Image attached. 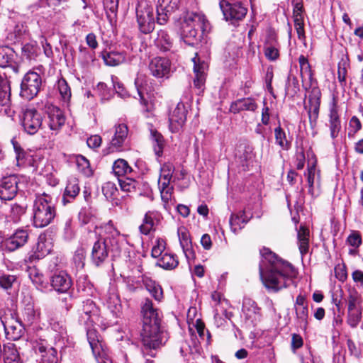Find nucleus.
Listing matches in <instances>:
<instances>
[{
    "mask_svg": "<svg viewBox=\"0 0 363 363\" xmlns=\"http://www.w3.org/2000/svg\"><path fill=\"white\" fill-rule=\"evenodd\" d=\"M187 111L182 102L177 104L176 107L170 112L169 116V128L172 133L179 132L186 120Z\"/></svg>",
    "mask_w": 363,
    "mask_h": 363,
    "instance_id": "obj_14",
    "label": "nucleus"
},
{
    "mask_svg": "<svg viewBox=\"0 0 363 363\" xmlns=\"http://www.w3.org/2000/svg\"><path fill=\"white\" fill-rule=\"evenodd\" d=\"M38 313L35 310L31 303H28L23 311V318L28 324H32L38 318Z\"/></svg>",
    "mask_w": 363,
    "mask_h": 363,
    "instance_id": "obj_55",
    "label": "nucleus"
},
{
    "mask_svg": "<svg viewBox=\"0 0 363 363\" xmlns=\"http://www.w3.org/2000/svg\"><path fill=\"white\" fill-rule=\"evenodd\" d=\"M85 254L82 249L77 250L73 257L74 266L78 272L82 271L84 267Z\"/></svg>",
    "mask_w": 363,
    "mask_h": 363,
    "instance_id": "obj_64",
    "label": "nucleus"
},
{
    "mask_svg": "<svg viewBox=\"0 0 363 363\" xmlns=\"http://www.w3.org/2000/svg\"><path fill=\"white\" fill-rule=\"evenodd\" d=\"M103 59L106 65L108 66H117L125 61V57L123 52H110L103 55Z\"/></svg>",
    "mask_w": 363,
    "mask_h": 363,
    "instance_id": "obj_47",
    "label": "nucleus"
},
{
    "mask_svg": "<svg viewBox=\"0 0 363 363\" xmlns=\"http://www.w3.org/2000/svg\"><path fill=\"white\" fill-rule=\"evenodd\" d=\"M75 160L79 172L86 177H89L92 174V170L90 167L89 162L85 157L82 155H77Z\"/></svg>",
    "mask_w": 363,
    "mask_h": 363,
    "instance_id": "obj_52",
    "label": "nucleus"
},
{
    "mask_svg": "<svg viewBox=\"0 0 363 363\" xmlns=\"http://www.w3.org/2000/svg\"><path fill=\"white\" fill-rule=\"evenodd\" d=\"M191 328L192 329H196L199 337L203 341H205L207 345L210 344L211 337V334L209 331L206 329L204 323L200 318H197L195 320V323H193ZM192 332L193 330L190 333H192Z\"/></svg>",
    "mask_w": 363,
    "mask_h": 363,
    "instance_id": "obj_48",
    "label": "nucleus"
},
{
    "mask_svg": "<svg viewBox=\"0 0 363 363\" xmlns=\"http://www.w3.org/2000/svg\"><path fill=\"white\" fill-rule=\"evenodd\" d=\"M24 213L25 209L22 206L17 204L12 206L9 213L6 214L5 225L9 228L11 224L17 223Z\"/></svg>",
    "mask_w": 363,
    "mask_h": 363,
    "instance_id": "obj_38",
    "label": "nucleus"
},
{
    "mask_svg": "<svg viewBox=\"0 0 363 363\" xmlns=\"http://www.w3.org/2000/svg\"><path fill=\"white\" fill-rule=\"evenodd\" d=\"M142 281L145 289L150 292L154 298L159 301H161L163 298V292L161 286L154 280L147 277H143Z\"/></svg>",
    "mask_w": 363,
    "mask_h": 363,
    "instance_id": "obj_37",
    "label": "nucleus"
},
{
    "mask_svg": "<svg viewBox=\"0 0 363 363\" xmlns=\"http://www.w3.org/2000/svg\"><path fill=\"white\" fill-rule=\"evenodd\" d=\"M86 326L87 340L91 348L92 353L97 360L103 359L106 354L97 331L94 328H90L91 325Z\"/></svg>",
    "mask_w": 363,
    "mask_h": 363,
    "instance_id": "obj_22",
    "label": "nucleus"
},
{
    "mask_svg": "<svg viewBox=\"0 0 363 363\" xmlns=\"http://www.w3.org/2000/svg\"><path fill=\"white\" fill-rule=\"evenodd\" d=\"M109 247L104 238L96 240L92 247L91 259L96 266L103 263L108 255Z\"/></svg>",
    "mask_w": 363,
    "mask_h": 363,
    "instance_id": "obj_26",
    "label": "nucleus"
},
{
    "mask_svg": "<svg viewBox=\"0 0 363 363\" xmlns=\"http://www.w3.org/2000/svg\"><path fill=\"white\" fill-rule=\"evenodd\" d=\"M99 320V309L92 300L87 299L83 302L80 321L86 325L97 324Z\"/></svg>",
    "mask_w": 363,
    "mask_h": 363,
    "instance_id": "obj_18",
    "label": "nucleus"
},
{
    "mask_svg": "<svg viewBox=\"0 0 363 363\" xmlns=\"http://www.w3.org/2000/svg\"><path fill=\"white\" fill-rule=\"evenodd\" d=\"M55 198L48 194H36L33 202V225L36 228L48 225L56 216Z\"/></svg>",
    "mask_w": 363,
    "mask_h": 363,
    "instance_id": "obj_2",
    "label": "nucleus"
},
{
    "mask_svg": "<svg viewBox=\"0 0 363 363\" xmlns=\"http://www.w3.org/2000/svg\"><path fill=\"white\" fill-rule=\"evenodd\" d=\"M182 29L184 36L195 38L197 35V29H200L203 33L208 32L211 26L203 13L188 12L184 16Z\"/></svg>",
    "mask_w": 363,
    "mask_h": 363,
    "instance_id": "obj_5",
    "label": "nucleus"
},
{
    "mask_svg": "<svg viewBox=\"0 0 363 363\" xmlns=\"http://www.w3.org/2000/svg\"><path fill=\"white\" fill-rule=\"evenodd\" d=\"M136 18L140 30L147 34L155 28V17L153 6L146 1H141L136 7Z\"/></svg>",
    "mask_w": 363,
    "mask_h": 363,
    "instance_id": "obj_6",
    "label": "nucleus"
},
{
    "mask_svg": "<svg viewBox=\"0 0 363 363\" xmlns=\"http://www.w3.org/2000/svg\"><path fill=\"white\" fill-rule=\"evenodd\" d=\"M11 15L12 16H9V28H8L11 33H9L7 38L11 40H13L23 35L27 30V28L24 23L19 20L20 16L18 14L12 11Z\"/></svg>",
    "mask_w": 363,
    "mask_h": 363,
    "instance_id": "obj_28",
    "label": "nucleus"
},
{
    "mask_svg": "<svg viewBox=\"0 0 363 363\" xmlns=\"http://www.w3.org/2000/svg\"><path fill=\"white\" fill-rule=\"evenodd\" d=\"M174 166L172 162H165L160 167V174L158 180L159 189L162 201L168 204L172 201L173 195V186L172 182L179 179L177 172L174 173Z\"/></svg>",
    "mask_w": 363,
    "mask_h": 363,
    "instance_id": "obj_4",
    "label": "nucleus"
},
{
    "mask_svg": "<svg viewBox=\"0 0 363 363\" xmlns=\"http://www.w3.org/2000/svg\"><path fill=\"white\" fill-rule=\"evenodd\" d=\"M166 242L163 239L158 238L155 245L152 247L151 255L155 258H160L164 253Z\"/></svg>",
    "mask_w": 363,
    "mask_h": 363,
    "instance_id": "obj_63",
    "label": "nucleus"
},
{
    "mask_svg": "<svg viewBox=\"0 0 363 363\" xmlns=\"http://www.w3.org/2000/svg\"><path fill=\"white\" fill-rule=\"evenodd\" d=\"M321 93L318 87H313L308 95V104L305 105L311 126H315L319 116Z\"/></svg>",
    "mask_w": 363,
    "mask_h": 363,
    "instance_id": "obj_13",
    "label": "nucleus"
},
{
    "mask_svg": "<svg viewBox=\"0 0 363 363\" xmlns=\"http://www.w3.org/2000/svg\"><path fill=\"white\" fill-rule=\"evenodd\" d=\"M260 253L262 259L259 275L268 291L278 292L294 283L297 272L289 262L279 258L269 248L264 247Z\"/></svg>",
    "mask_w": 363,
    "mask_h": 363,
    "instance_id": "obj_1",
    "label": "nucleus"
},
{
    "mask_svg": "<svg viewBox=\"0 0 363 363\" xmlns=\"http://www.w3.org/2000/svg\"><path fill=\"white\" fill-rule=\"evenodd\" d=\"M128 135V128L126 124L121 123L114 126V134L110 143L111 151L121 150L125 144Z\"/></svg>",
    "mask_w": 363,
    "mask_h": 363,
    "instance_id": "obj_19",
    "label": "nucleus"
},
{
    "mask_svg": "<svg viewBox=\"0 0 363 363\" xmlns=\"http://www.w3.org/2000/svg\"><path fill=\"white\" fill-rule=\"evenodd\" d=\"M4 363H18L19 354L13 343H8L4 345Z\"/></svg>",
    "mask_w": 363,
    "mask_h": 363,
    "instance_id": "obj_45",
    "label": "nucleus"
},
{
    "mask_svg": "<svg viewBox=\"0 0 363 363\" xmlns=\"http://www.w3.org/2000/svg\"><path fill=\"white\" fill-rule=\"evenodd\" d=\"M18 281L17 276L14 274H6L4 272L1 273V288L5 289H11V291L9 293L11 296L7 302L6 307L9 313V315L13 318L16 315L17 310V291L18 288Z\"/></svg>",
    "mask_w": 363,
    "mask_h": 363,
    "instance_id": "obj_8",
    "label": "nucleus"
},
{
    "mask_svg": "<svg viewBox=\"0 0 363 363\" xmlns=\"http://www.w3.org/2000/svg\"><path fill=\"white\" fill-rule=\"evenodd\" d=\"M79 60L84 67H89L95 60V52L80 46Z\"/></svg>",
    "mask_w": 363,
    "mask_h": 363,
    "instance_id": "obj_49",
    "label": "nucleus"
},
{
    "mask_svg": "<svg viewBox=\"0 0 363 363\" xmlns=\"http://www.w3.org/2000/svg\"><path fill=\"white\" fill-rule=\"evenodd\" d=\"M48 323L51 329L57 333L56 338L65 337L67 331L62 320H60L55 314H50L48 316Z\"/></svg>",
    "mask_w": 363,
    "mask_h": 363,
    "instance_id": "obj_40",
    "label": "nucleus"
},
{
    "mask_svg": "<svg viewBox=\"0 0 363 363\" xmlns=\"http://www.w3.org/2000/svg\"><path fill=\"white\" fill-rule=\"evenodd\" d=\"M135 85L138 91V94L140 96V104L145 107V111L147 112H151L152 111V104H149L144 97L143 89L141 87V80L140 79V78L138 77L135 79Z\"/></svg>",
    "mask_w": 363,
    "mask_h": 363,
    "instance_id": "obj_62",
    "label": "nucleus"
},
{
    "mask_svg": "<svg viewBox=\"0 0 363 363\" xmlns=\"http://www.w3.org/2000/svg\"><path fill=\"white\" fill-rule=\"evenodd\" d=\"M104 240L108 243L109 250L116 253H119L126 242L125 236L124 235H121L120 233H118V235L107 237L105 238Z\"/></svg>",
    "mask_w": 363,
    "mask_h": 363,
    "instance_id": "obj_42",
    "label": "nucleus"
},
{
    "mask_svg": "<svg viewBox=\"0 0 363 363\" xmlns=\"http://www.w3.org/2000/svg\"><path fill=\"white\" fill-rule=\"evenodd\" d=\"M143 326L161 325L162 313L155 307L152 301L146 298L141 305Z\"/></svg>",
    "mask_w": 363,
    "mask_h": 363,
    "instance_id": "obj_11",
    "label": "nucleus"
},
{
    "mask_svg": "<svg viewBox=\"0 0 363 363\" xmlns=\"http://www.w3.org/2000/svg\"><path fill=\"white\" fill-rule=\"evenodd\" d=\"M1 112L7 119L13 121L16 112L11 107V88L8 80L1 79Z\"/></svg>",
    "mask_w": 363,
    "mask_h": 363,
    "instance_id": "obj_20",
    "label": "nucleus"
},
{
    "mask_svg": "<svg viewBox=\"0 0 363 363\" xmlns=\"http://www.w3.org/2000/svg\"><path fill=\"white\" fill-rule=\"evenodd\" d=\"M162 219V215L158 211H147L144 216L139 229L142 234L147 235L155 230Z\"/></svg>",
    "mask_w": 363,
    "mask_h": 363,
    "instance_id": "obj_25",
    "label": "nucleus"
},
{
    "mask_svg": "<svg viewBox=\"0 0 363 363\" xmlns=\"http://www.w3.org/2000/svg\"><path fill=\"white\" fill-rule=\"evenodd\" d=\"M154 43L159 50L166 52L172 48L173 40L166 30H160L154 40Z\"/></svg>",
    "mask_w": 363,
    "mask_h": 363,
    "instance_id": "obj_36",
    "label": "nucleus"
},
{
    "mask_svg": "<svg viewBox=\"0 0 363 363\" xmlns=\"http://www.w3.org/2000/svg\"><path fill=\"white\" fill-rule=\"evenodd\" d=\"M113 172L115 175L123 177L130 174L132 172V168L125 160L118 159L115 161L113 165Z\"/></svg>",
    "mask_w": 363,
    "mask_h": 363,
    "instance_id": "obj_50",
    "label": "nucleus"
},
{
    "mask_svg": "<svg viewBox=\"0 0 363 363\" xmlns=\"http://www.w3.org/2000/svg\"><path fill=\"white\" fill-rule=\"evenodd\" d=\"M247 221L248 219L244 212H240L239 214H232L230 218V225L232 231L237 233Z\"/></svg>",
    "mask_w": 363,
    "mask_h": 363,
    "instance_id": "obj_46",
    "label": "nucleus"
},
{
    "mask_svg": "<svg viewBox=\"0 0 363 363\" xmlns=\"http://www.w3.org/2000/svg\"><path fill=\"white\" fill-rule=\"evenodd\" d=\"M348 67V60L342 58L339 62L337 66V78L340 83H344L345 82Z\"/></svg>",
    "mask_w": 363,
    "mask_h": 363,
    "instance_id": "obj_61",
    "label": "nucleus"
},
{
    "mask_svg": "<svg viewBox=\"0 0 363 363\" xmlns=\"http://www.w3.org/2000/svg\"><path fill=\"white\" fill-rule=\"evenodd\" d=\"M362 318V310L347 311V323L352 328H356Z\"/></svg>",
    "mask_w": 363,
    "mask_h": 363,
    "instance_id": "obj_58",
    "label": "nucleus"
},
{
    "mask_svg": "<svg viewBox=\"0 0 363 363\" xmlns=\"http://www.w3.org/2000/svg\"><path fill=\"white\" fill-rule=\"evenodd\" d=\"M296 319L298 326L306 330L308 326V308L306 298L304 295L297 296L294 303Z\"/></svg>",
    "mask_w": 363,
    "mask_h": 363,
    "instance_id": "obj_16",
    "label": "nucleus"
},
{
    "mask_svg": "<svg viewBox=\"0 0 363 363\" xmlns=\"http://www.w3.org/2000/svg\"><path fill=\"white\" fill-rule=\"evenodd\" d=\"M104 304L113 313L118 316L121 311V302L117 291L114 286H111L102 297Z\"/></svg>",
    "mask_w": 363,
    "mask_h": 363,
    "instance_id": "obj_21",
    "label": "nucleus"
},
{
    "mask_svg": "<svg viewBox=\"0 0 363 363\" xmlns=\"http://www.w3.org/2000/svg\"><path fill=\"white\" fill-rule=\"evenodd\" d=\"M51 286L58 293H66L72 286L70 276L65 272L55 273L50 278Z\"/></svg>",
    "mask_w": 363,
    "mask_h": 363,
    "instance_id": "obj_23",
    "label": "nucleus"
},
{
    "mask_svg": "<svg viewBox=\"0 0 363 363\" xmlns=\"http://www.w3.org/2000/svg\"><path fill=\"white\" fill-rule=\"evenodd\" d=\"M49 126L51 130H57L65 123V116L61 109L55 106L48 107Z\"/></svg>",
    "mask_w": 363,
    "mask_h": 363,
    "instance_id": "obj_31",
    "label": "nucleus"
},
{
    "mask_svg": "<svg viewBox=\"0 0 363 363\" xmlns=\"http://www.w3.org/2000/svg\"><path fill=\"white\" fill-rule=\"evenodd\" d=\"M52 250V243L50 238H48L45 235H40L36 243L35 250L34 252V257L38 259H42L48 254Z\"/></svg>",
    "mask_w": 363,
    "mask_h": 363,
    "instance_id": "obj_33",
    "label": "nucleus"
},
{
    "mask_svg": "<svg viewBox=\"0 0 363 363\" xmlns=\"http://www.w3.org/2000/svg\"><path fill=\"white\" fill-rule=\"evenodd\" d=\"M103 4L106 16L111 24L116 21L118 8V0H104Z\"/></svg>",
    "mask_w": 363,
    "mask_h": 363,
    "instance_id": "obj_44",
    "label": "nucleus"
},
{
    "mask_svg": "<svg viewBox=\"0 0 363 363\" xmlns=\"http://www.w3.org/2000/svg\"><path fill=\"white\" fill-rule=\"evenodd\" d=\"M157 265L164 269H173L179 264L177 256L172 253L164 252L157 262Z\"/></svg>",
    "mask_w": 363,
    "mask_h": 363,
    "instance_id": "obj_41",
    "label": "nucleus"
},
{
    "mask_svg": "<svg viewBox=\"0 0 363 363\" xmlns=\"http://www.w3.org/2000/svg\"><path fill=\"white\" fill-rule=\"evenodd\" d=\"M298 62L302 79H303L305 77H308L311 79L312 77V73L308 59L305 56L301 55L298 58Z\"/></svg>",
    "mask_w": 363,
    "mask_h": 363,
    "instance_id": "obj_57",
    "label": "nucleus"
},
{
    "mask_svg": "<svg viewBox=\"0 0 363 363\" xmlns=\"http://www.w3.org/2000/svg\"><path fill=\"white\" fill-rule=\"evenodd\" d=\"M177 234L180 246L186 259L189 261L194 259V252L192 249V243L189 231L185 227L181 226L177 230Z\"/></svg>",
    "mask_w": 363,
    "mask_h": 363,
    "instance_id": "obj_30",
    "label": "nucleus"
},
{
    "mask_svg": "<svg viewBox=\"0 0 363 363\" xmlns=\"http://www.w3.org/2000/svg\"><path fill=\"white\" fill-rule=\"evenodd\" d=\"M28 238V233L24 230H18L4 241L5 250L13 252L23 246Z\"/></svg>",
    "mask_w": 363,
    "mask_h": 363,
    "instance_id": "obj_24",
    "label": "nucleus"
},
{
    "mask_svg": "<svg viewBox=\"0 0 363 363\" xmlns=\"http://www.w3.org/2000/svg\"><path fill=\"white\" fill-rule=\"evenodd\" d=\"M140 340L143 352L153 357L152 350L160 348L166 342L167 336L161 325L143 326Z\"/></svg>",
    "mask_w": 363,
    "mask_h": 363,
    "instance_id": "obj_3",
    "label": "nucleus"
},
{
    "mask_svg": "<svg viewBox=\"0 0 363 363\" xmlns=\"http://www.w3.org/2000/svg\"><path fill=\"white\" fill-rule=\"evenodd\" d=\"M41 86L40 75L36 72L29 71L22 79L20 94L23 99L31 100L38 95Z\"/></svg>",
    "mask_w": 363,
    "mask_h": 363,
    "instance_id": "obj_9",
    "label": "nucleus"
},
{
    "mask_svg": "<svg viewBox=\"0 0 363 363\" xmlns=\"http://www.w3.org/2000/svg\"><path fill=\"white\" fill-rule=\"evenodd\" d=\"M258 308L254 301L250 299L245 300L242 306V312L248 319H256Z\"/></svg>",
    "mask_w": 363,
    "mask_h": 363,
    "instance_id": "obj_53",
    "label": "nucleus"
},
{
    "mask_svg": "<svg viewBox=\"0 0 363 363\" xmlns=\"http://www.w3.org/2000/svg\"><path fill=\"white\" fill-rule=\"evenodd\" d=\"M258 106L252 98H242L233 101L230 106V111L233 113H238L241 111H255Z\"/></svg>",
    "mask_w": 363,
    "mask_h": 363,
    "instance_id": "obj_32",
    "label": "nucleus"
},
{
    "mask_svg": "<svg viewBox=\"0 0 363 363\" xmlns=\"http://www.w3.org/2000/svg\"><path fill=\"white\" fill-rule=\"evenodd\" d=\"M150 73L157 78H168L171 72V62L162 57H155L149 63Z\"/></svg>",
    "mask_w": 363,
    "mask_h": 363,
    "instance_id": "obj_15",
    "label": "nucleus"
},
{
    "mask_svg": "<svg viewBox=\"0 0 363 363\" xmlns=\"http://www.w3.org/2000/svg\"><path fill=\"white\" fill-rule=\"evenodd\" d=\"M294 27L296 30L298 38L300 40H303L305 38V33H304V23L303 16L301 13H296L294 15Z\"/></svg>",
    "mask_w": 363,
    "mask_h": 363,
    "instance_id": "obj_60",
    "label": "nucleus"
},
{
    "mask_svg": "<svg viewBox=\"0 0 363 363\" xmlns=\"http://www.w3.org/2000/svg\"><path fill=\"white\" fill-rule=\"evenodd\" d=\"M27 272L29 279L38 290L44 291L48 289V283L43 274L36 267H28Z\"/></svg>",
    "mask_w": 363,
    "mask_h": 363,
    "instance_id": "obj_34",
    "label": "nucleus"
},
{
    "mask_svg": "<svg viewBox=\"0 0 363 363\" xmlns=\"http://www.w3.org/2000/svg\"><path fill=\"white\" fill-rule=\"evenodd\" d=\"M20 121L24 130L29 135H33L41 127L43 116L35 108H28L23 111Z\"/></svg>",
    "mask_w": 363,
    "mask_h": 363,
    "instance_id": "obj_10",
    "label": "nucleus"
},
{
    "mask_svg": "<svg viewBox=\"0 0 363 363\" xmlns=\"http://www.w3.org/2000/svg\"><path fill=\"white\" fill-rule=\"evenodd\" d=\"M345 301L347 304V311L362 310V296L355 289H348Z\"/></svg>",
    "mask_w": 363,
    "mask_h": 363,
    "instance_id": "obj_35",
    "label": "nucleus"
},
{
    "mask_svg": "<svg viewBox=\"0 0 363 363\" xmlns=\"http://www.w3.org/2000/svg\"><path fill=\"white\" fill-rule=\"evenodd\" d=\"M276 143L282 149L287 150L289 147V143L286 140V134L283 129L279 126L274 129Z\"/></svg>",
    "mask_w": 363,
    "mask_h": 363,
    "instance_id": "obj_56",
    "label": "nucleus"
},
{
    "mask_svg": "<svg viewBox=\"0 0 363 363\" xmlns=\"http://www.w3.org/2000/svg\"><path fill=\"white\" fill-rule=\"evenodd\" d=\"M118 182L121 189L127 192L135 191L138 185V182L135 180L129 177L118 179Z\"/></svg>",
    "mask_w": 363,
    "mask_h": 363,
    "instance_id": "obj_59",
    "label": "nucleus"
},
{
    "mask_svg": "<svg viewBox=\"0 0 363 363\" xmlns=\"http://www.w3.org/2000/svg\"><path fill=\"white\" fill-rule=\"evenodd\" d=\"M151 136L154 143L153 147L155 152L158 157H160L164 146L163 137L157 130H151Z\"/></svg>",
    "mask_w": 363,
    "mask_h": 363,
    "instance_id": "obj_51",
    "label": "nucleus"
},
{
    "mask_svg": "<svg viewBox=\"0 0 363 363\" xmlns=\"http://www.w3.org/2000/svg\"><path fill=\"white\" fill-rule=\"evenodd\" d=\"M219 5L224 19L231 24L242 21L248 11L247 7L240 1L230 2L221 0Z\"/></svg>",
    "mask_w": 363,
    "mask_h": 363,
    "instance_id": "obj_7",
    "label": "nucleus"
},
{
    "mask_svg": "<svg viewBox=\"0 0 363 363\" xmlns=\"http://www.w3.org/2000/svg\"><path fill=\"white\" fill-rule=\"evenodd\" d=\"M192 62L194 63L193 69L195 74L194 84L197 89H202L206 82L208 65L207 62L201 59L197 53L195 57L192 58Z\"/></svg>",
    "mask_w": 363,
    "mask_h": 363,
    "instance_id": "obj_17",
    "label": "nucleus"
},
{
    "mask_svg": "<svg viewBox=\"0 0 363 363\" xmlns=\"http://www.w3.org/2000/svg\"><path fill=\"white\" fill-rule=\"evenodd\" d=\"M297 236L300 252L302 255H306L309 247V230L304 226H301Z\"/></svg>",
    "mask_w": 363,
    "mask_h": 363,
    "instance_id": "obj_43",
    "label": "nucleus"
},
{
    "mask_svg": "<svg viewBox=\"0 0 363 363\" xmlns=\"http://www.w3.org/2000/svg\"><path fill=\"white\" fill-rule=\"evenodd\" d=\"M80 188L79 186L78 179L76 178H70L65 190L63 201L64 202H69L70 200L74 199L79 193Z\"/></svg>",
    "mask_w": 363,
    "mask_h": 363,
    "instance_id": "obj_39",
    "label": "nucleus"
},
{
    "mask_svg": "<svg viewBox=\"0 0 363 363\" xmlns=\"http://www.w3.org/2000/svg\"><path fill=\"white\" fill-rule=\"evenodd\" d=\"M57 87L62 99L65 102L69 101L71 98V89L66 80L63 78L60 79L57 81Z\"/></svg>",
    "mask_w": 363,
    "mask_h": 363,
    "instance_id": "obj_54",
    "label": "nucleus"
},
{
    "mask_svg": "<svg viewBox=\"0 0 363 363\" xmlns=\"http://www.w3.org/2000/svg\"><path fill=\"white\" fill-rule=\"evenodd\" d=\"M180 0H157V22L160 25L167 23L170 15L179 7Z\"/></svg>",
    "mask_w": 363,
    "mask_h": 363,
    "instance_id": "obj_12",
    "label": "nucleus"
},
{
    "mask_svg": "<svg viewBox=\"0 0 363 363\" xmlns=\"http://www.w3.org/2000/svg\"><path fill=\"white\" fill-rule=\"evenodd\" d=\"M329 128L332 138H335L341 129V122L338 114L337 102L335 97H333L330 105Z\"/></svg>",
    "mask_w": 363,
    "mask_h": 363,
    "instance_id": "obj_27",
    "label": "nucleus"
},
{
    "mask_svg": "<svg viewBox=\"0 0 363 363\" xmlns=\"http://www.w3.org/2000/svg\"><path fill=\"white\" fill-rule=\"evenodd\" d=\"M17 193V178L10 175L1 179V201L13 199Z\"/></svg>",
    "mask_w": 363,
    "mask_h": 363,
    "instance_id": "obj_29",
    "label": "nucleus"
}]
</instances>
